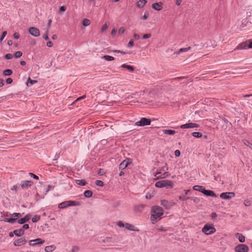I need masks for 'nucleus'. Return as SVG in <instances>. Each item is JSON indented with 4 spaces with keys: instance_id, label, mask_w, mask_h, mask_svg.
I'll list each match as a JSON object with an SVG mask.
<instances>
[{
    "instance_id": "nucleus-42",
    "label": "nucleus",
    "mask_w": 252,
    "mask_h": 252,
    "mask_svg": "<svg viewBox=\"0 0 252 252\" xmlns=\"http://www.w3.org/2000/svg\"><path fill=\"white\" fill-rule=\"evenodd\" d=\"M149 12L148 11H146L144 13V15L142 16V19L144 20H147L149 17Z\"/></svg>"
},
{
    "instance_id": "nucleus-20",
    "label": "nucleus",
    "mask_w": 252,
    "mask_h": 252,
    "mask_svg": "<svg viewBox=\"0 0 252 252\" xmlns=\"http://www.w3.org/2000/svg\"><path fill=\"white\" fill-rule=\"evenodd\" d=\"M13 233L17 236H21L25 233V231L23 229H16L13 231Z\"/></svg>"
},
{
    "instance_id": "nucleus-60",
    "label": "nucleus",
    "mask_w": 252,
    "mask_h": 252,
    "mask_svg": "<svg viewBox=\"0 0 252 252\" xmlns=\"http://www.w3.org/2000/svg\"><path fill=\"white\" fill-rule=\"evenodd\" d=\"M29 228V224H24L23 225V227L22 229H23V230H24V229H27Z\"/></svg>"
},
{
    "instance_id": "nucleus-61",
    "label": "nucleus",
    "mask_w": 252,
    "mask_h": 252,
    "mask_svg": "<svg viewBox=\"0 0 252 252\" xmlns=\"http://www.w3.org/2000/svg\"><path fill=\"white\" fill-rule=\"evenodd\" d=\"M14 37L16 39H18L20 37V35L18 32H15L14 34Z\"/></svg>"
},
{
    "instance_id": "nucleus-31",
    "label": "nucleus",
    "mask_w": 252,
    "mask_h": 252,
    "mask_svg": "<svg viewBox=\"0 0 252 252\" xmlns=\"http://www.w3.org/2000/svg\"><path fill=\"white\" fill-rule=\"evenodd\" d=\"M84 194L86 197H90L92 196L93 192L91 190H87L84 192Z\"/></svg>"
},
{
    "instance_id": "nucleus-23",
    "label": "nucleus",
    "mask_w": 252,
    "mask_h": 252,
    "mask_svg": "<svg viewBox=\"0 0 252 252\" xmlns=\"http://www.w3.org/2000/svg\"><path fill=\"white\" fill-rule=\"evenodd\" d=\"M56 249V246L55 245H51L46 246L45 248V251L46 252H52Z\"/></svg>"
},
{
    "instance_id": "nucleus-5",
    "label": "nucleus",
    "mask_w": 252,
    "mask_h": 252,
    "mask_svg": "<svg viewBox=\"0 0 252 252\" xmlns=\"http://www.w3.org/2000/svg\"><path fill=\"white\" fill-rule=\"evenodd\" d=\"M171 184L172 182L170 181L162 180L157 182L155 184V186L157 188H163L166 186H171L172 187Z\"/></svg>"
},
{
    "instance_id": "nucleus-43",
    "label": "nucleus",
    "mask_w": 252,
    "mask_h": 252,
    "mask_svg": "<svg viewBox=\"0 0 252 252\" xmlns=\"http://www.w3.org/2000/svg\"><path fill=\"white\" fill-rule=\"evenodd\" d=\"M190 197H186V196H180L179 197V200L182 201L187 200V199H190Z\"/></svg>"
},
{
    "instance_id": "nucleus-24",
    "label": "nucleus",
    "mask_w": 252,
    "mask_h": 252,
    "mask_svg": "<svg viewBox=\"0 0 252 252\" xmlns=\"http://www.w3.org/2000/svg\"><path fill=\"white\" fill-rule=\"evenodd\" d=\"M146 2L147 1L146 0H139L137 2V6L140 8H142L145 6Z\"/></svg>"
},
{
    "instance_id": "nucleus-58",
    "label": "nucleus",
    "mask_w": 252,
    "mask_h": 252,
    "mask_svg": "<svg viewBox=\"0 0 252 252\" xmlns=\"http://www.w3.org/2000/svg\"><path fill=\"white\" fill-rule=\"evenodd\" d=\"M53 43L52 41H49L48 42H47V46L48 47H51L53 46Z\"/></svg>"
},
{
    "instance_id": "nucleus-33",
    "label": "nucleus",
    "mask_w": 252,
    "mask_h": 252,
    "mask_svg": "<svg viewBox=\"0 0 252 252\" xmlns=\"http://www.w3.org/2000/svg\"><path fill=\"white\" fill-rule=\"evenodd\" d=\"M102 58L107 61H112L114 60V58L113 57L109 55H104Z\"/></svg>"
},
{
    "instance_id": "nucleus-19",
    "label": "nucleus",
    "mask_w": 252,
    "mask_h": 252,
    "mask_svg": "<svg viewBox=\"0 0 252 252\" xmlns=\"http://www.w3.org/2000/svg\"><path fill=\"white\" fill-rule=\"evenodd\" d=\"M203 193L207 196H211L214 197H217L216 193L214 191L210 190H206L205 189V190H204L203 191Z\"/></svg>"
},
{
    "instance_id": "nucleus-9",
    "label": "nucleus",
    "mask_w": 252,
    "mask_h": 252,
    "mask_svg": "<svg viewBox=\"0 0 252 252\" xmlns=\"http://www.w3.org/2000/svg\"><path fill=\"white\" fill-rule=\"evenodd\" d=\"M235 195L234 192H223L220 194V197L224 199H230L234 197Z\"/></svg>"
},
{
    "instance_id": "nucleus-13",
    "label": "nucleus",
    "mask_w": 252,
    "mask_h": 252,
    "mask_svg": "<svg viewBox=\"0 0 252 252\" xmlns=\"http://www.w3.org/2000/svg\"><path fill=\"white\" fill-rule=\"evenodd\" d=\"M44 243V240L40 238H37L34 240H31L29 242L30 246H34L37 244H42Z\"/></svg>"
},
{
    "instance_id": "nucleus-62",
    "label": "nucleus",
    "mask_w": 252,
    "mask_h": 252,
    "mask_svg": "<svg viewBox=\"0 0 252 252\" xmlns=\"http://www.w3.org/2000/svg\"><path fill=\"white\" fill-rule=\"evenodd\" d=\"M249 41L248 44H249V48H252V40H248Z\"/></svg>"
},
{
    "instance_id": "nucleus-59",
    "label": "nucleus",
    "mask_w": 252,
    "mask_h": 252,
    "mask_svg": "<svg viewBox=\"0 0 252 252\" xmlns=\"http://www.w3.org/2000/svg\"><path fill=\"white\" fill-rule=\"evenodd\" d=\"M54 188V187L51 186V185H48L47 186V188L46 189V192H48L50 190L53 189Z\"/></svg>"
},
{
    "instance_id": "nucleus-46",
    "label": "nucleus",
    "mask_w": 252,
    "mask_h": 252,
    "mask_svg": "<svg viewBox=\"0 0 252 252\" xmlns=\"http://www.w3.org/2000/svg\"><path fill=\"white\" fill-rule=\"evenodd\" d=\"M13 58V56L11 54H7L5 55V58L7 60L11 59Z\"/></svg>"
},
{
    "instance_id": "nucleus-2",
    "label": "nucleus",
    "mask_w": 252,
    "mask_h": 252,
    "mask_svg": "<svg viewBox=\"0 0 252 252\" xmlns=\"http://www.w3.org/2000/svg\"><path fill=\"white\" fill-rule=\"evenodd\" d=\"M216 231V228L212 224H206L202 228V231L206 235H209L214 233Z\"/></svg>"
},
{
    "instance_id": "nucleus-22",
    "label": "nucleus",
    "mask_w": 252,
    "mask_h": 252,
    "mask_svg": "<svg viewBox=\"0 0 252 252\" xmlns=\"http://www.w3.org/2000/svg\"><path fill=\"white\" fill-rule=\"evenodd\" d=\"M193 189L195 190L199 191L203 193V191L205 190V188L201 186L195 185L193 187Z\"/></svg>"
},
{
    "instance_id": "nucleus-34",
    "label": "nucleus",
    "mask_w": 252,
    "mask_h": 252,
    "mask_svg": "<svg viewBox=\"0 0 252 252\" xmlns=\"http://www.w3.org/2000/svg\"><path fill=\"white\" fill-rule=\"evenodd\" d=\"M192 135L193 137L196 138H200L202 137V133L199 132H194L192 133Z\"/></svg>"
},
{
    "instance_id": "nucleus-26",
    "label": "nucleus",
    "mask_w": 252,
    "mask_h": 252,
    "mask_svg": "<svg viewBox=\"0 0 252 252\" xmlns=\"http://www.w3.org/2000/svg\"><path fill=\"white\" fill-rule=\"evenodd\" d=\"M121 67L123 68H126L131 72H133L134 70V68L132 66L127 65L126 64H123L121 65Z\"/></svg>"
},
{
    "instance_id": "nucleus-64",
    "label": "nucleus",
    "mask_w": 252,
    "mask_h": 252,
    "mask_svg": "<svg viewBox=\"0 0 252 252\" xmlns=\"http://www.w3.org/2000/svg\"><path fill=\"white\" fill-rule=\"evenodd\" d=\"M60 11H65V10H66V7H65V6H62L60 8Z\"/></svg>"
},
{
    "instance_id": "nucleus-30",
    "label": "nucleus",
    "mask_w": 252,
    "mask_h": 252,
    "mask_svg": "<svg viewBox=\"0 0 252 252\" xmlns=\"http://www.w3.org/2000/svg\"><path fill=\"white\" fill-rule=\"evenodd\" d=\"M12 72H13L12 70L10 69H7L3 71V74L4 76H9L12 74Z\"/></svg>"
},
{
    "instance_id": "nucleus-36",
    "label": "nucleus",
    "mask_w": 252,
    "mask_h": 252,
    "mask_svg": "<svg viewBox=\"0 0 252 252\" xmlns=\"http://www.w3.org/2000/svg\"><path fill=\"white\" fill-rule=\"evenodd\" d=\"M243 142L248 147H249L250 149H252V143H251L250 141H249L248 140H244L243 141Z\"/></svg>"
},
{
    "instance_id": "nucleus-1",
    "label": "nucleus",
    "mask_w": 252,
    "mask_h": 252,
    "mask_svg": "<svg viewBox=\"0 0 252 252\" xmlns=\"http://www.w3.org/2000/svg\"><path fill=\"white\" fill-rule=\"evenodd\" d=\"M164 211L158 206H153L151 211V216L150 220L152 224H155L162 218Z\"/></svg>"
},
{
    "instance_id": "nucleus-51",
    "label": "nucleus",
    "mask_w": 252,
    "mask_h": 252,
    "mask_svg": "<svg viewBox=\"0 0 252 252\" xmlns=\"http://www.w3.org/2000/svg\"><path fill=\"white\" fill-rule=\"evenodd\" d=\"M79 250V248L77 246H73L71 250L72 252H76Z\"/></svg>"
},
{
    "instance_id": "nucleus-37",
    "label": "nucleus",
    "mask_w": 252,
    "mask_h": 252,
    "mask_svg": "<svg viewBox=\"0 0 252 252\" xmlns=\"http://www.w3.org/2000/svg\"><path fill=\"white\" fill-rule=\"evenodd\" d=\"M113 52L114 53H121L123 55H125L126 54H130V52H126L123 51L118 50H113Z\"/></svg>"
},
{
    "instance_id": "nucleus-29",
    "label": "nucleus",
    "mask_w": 252,
    "mask_h": 252,
    "mask_svg": "<svg viewBox=\"0 0 252 252\" xmlns=\"http://www.w3.org/2000/svg\"><path fill=\"white\" fill-rule=\"evenodd\" d=\"M191 47H189L188 48H181L178 52H175L174 54H179L180 53L183 52H187L190 49Z\"/></svg>"
},
{
    "instance_id": "nucleus-6",
    "label": "nucleus",
    "mask_w": 252,
    "mask_h": 252,
    "mask_svg": "<svg viewBox=\"0 0 252 252\" xmlns=\"http://www.w3.org/2000/svg\"><path fill=\"white\" fill-rule=\"evenodd\" d=\"M151 121L150 119L142 118L139 121L135 123V125L137 126H149L151 124Z\"/></svg>"
},
{
    "instance_id": "nucleus-55",
    "label": "nucleus",
    "mask_w": 252,
    "mask_h": 252,
    "mask_svg": "<svg viewBox=\"0 0 252 252\" xmlns=\"http://www.w3.org/2000/svg\"><path fill=\"white\" fill-rule=\"evenodd\" d=\"M117 32V30L115 28H114L111 32V35L112 36L114 37L116 33Z\"/></svg>"
},
{
    "instance_id": "nucleus-15",
    "label": "nucleus",
    "mask_w": 252,
    "mask_h": 252,
    "mask_svg": "<svg viewBox=\"0 0 252 252\" xmlns=\"http://www.w3.org/2000/svg\"><path fill=\"white\" fill-rule=\"evenodd\" d=\"M198 125L195 123H188L186 124L182 125L180 126L181 128H195L198 127Z\"/></svg>"
},
{
    "instance_id": "nucleus-4",
    "label": "nucleus",
    "mask_w": 252,
    "mask_h": 252,
    "mask_svg": "<svg viewBox=\"0 0 252 252\" xmlns=\"http://www.w3.org/2000/svg\"><path fill=\"white\" fill-rule=\"evenodd\" d=\"M11 216L12 218H5L4 221L13 224L16 222L18 218L21 217L22 215L20 213H15L12 214Z\"/></svg>"
},
{
    "instance_id": "nucleus-39",
    "label": "nucleus",
    "mask_w": 252,
    "mask_h": 252,
    "mask_svg": "<svg viewBox=\"0 0 252 252\" xmlns=\"http://www.w3.org/2000/svg\"><path fill=\"white\" fill-rule=\"evenodd\" d=\"M22 56V52L21 51H17L14 54V56L15 58H20Z\"/></svg>"
},
{
    "instance_id": "nucleus-18",
    "label": "nucleus",
    "mask_w": 252,
    "mask_h": 252,
    "mask_svg": "<svg viewBox=\"0 0 252 252\" xmlns=\"http://www.w3.org/2000/svg\"><path fill=\"white\" fill-rule=\"evenodd\" d=\"M32 184V182L31 181H23L22 182L21 186L23 189H26L31 187Z\"/></svg>"
},
{
    "instance_id": "nucleus-25",
    "label": "nucleus",
    "mask_w": 252,
    "mask_h": 252,
    "mask_svg": "<svg viewBox=\"0 0 252 252\" xmlns=\"http://www.w3.org/2000/svg\"><path fill=\"white\" fill-rule=\"evenodd\" d=\"M236 236L239 239V241L241 243H244L245 241V237L242 234L239 233H237L236 234Z\"/></svg>"
},
{
    "instance_id": "nucleus-41",
    "label": "nucleus",
    "mask_w": 252,
    "mask_h": 252,
    "mask_svg": "<svg viewBox=\"0 0 252 252\" xmlns=\"http://www.w3.org/2000/svg\"><path fill=\"white\" fill-rule=\"evenodd\" d=\"M95 184L100 187H102L104 185L103 182L101 180H96L95 181Z\"/></svg>"
},
{
    "instance_id": "nucleus-10",
    "label": "nucleus",
    "mask_w": 252,
    "mask_h": 252,
    "mask_svg": "<svg viewBox=\"0 0 252 252\" xmlns=\"http://www.w3.org/2000/svg\"><path fill=\"white\" fill-rule=\"evenodd\" d=\"M29 33L34 37H38L40 35L39 30L35 27H30L29 29Z\"/></svg>"
},
{
    "instance_id": "nucleus-47",
    "label": "nucleus",
    "mask_w": 252,
    "mask_h": 252,
    "mask_svg": "<svg viewBox=\"0 0 252 252\" xmlns=\"http://www.w3.org/2000/svg\"><path fill=\"white\" fill-rule=\"evenodd\" d=\"M244 204L246 206H250L251 205V202L248 199L245 200Z\"/></svg>"
},
{
    "instance_id": "nucleus-57",
    "label": "nucleus",
    "mask_w": 252,
    "mask_h": 252,
    "mask_svg": "<svg viewBox=\"0 0 252 252\" xmlns=\"http://www.w3.org/2000/svg\"><path fill=\"white\" fill-rule=\"evenodd\" d=\"M133 37H134V39L136 40H138L140 38V36L137 33H134Z\"/></svg>"
},
{
    "instance_id": "nucleus-12",
    "label": "nucleus",
    "mask_w": 252,
    "mask_h": 252,
    "mask_svg": "<svg viewBox=\"0 0 252 252\" xmlns=\"http://www.w3.org/2000/svg\"><path fill=\"white\" fill-rule=\"evenodd\" d=\"M26 242L27 240L25 238L22 237L15 240L13 244L15 246H21L24 245Z\"/></svg>"
},
{
    "instance_id": "nucleus-27",
    "label": "nucleus",
    "mask_w": 252,
    "mask_h": 252,
    "mask_svg": "<svg viewBox=\"0 0 252 252\" xmlns=\"http://www.w3.org/2000/svg\"><path fill=\"white\" fill-rule=\"evenodd\" d=\"M163 132L165 134L173 135L176 133V131L171 129H163Z\"/></svg>"
},
{
    "instance_id": "nucleus-45",
    "label": "nucleus",
    "mask_w": 252,
    "mask_h": 252,
    "mask_svg": "<svg viewBox=\"0 0 252 252\" xmlns=\"http://www.w3.org/2000/svg\"><path fill=\"white\" fill-rule=\"evenodd\" d=\"M134 45V41L132 39H130L127 44L128 47H132Z\"/></svg>"
},
{
    "instance_id": "nucleus-17",
    "label": "nucleus",
    "mask_w": 252,
    "mask_h": 252,
    "mask_svg": "<svg viewBox=\"0 0 252 252\" xmlns=\"http://www.w3.org/2000/svg\"><path fill=\"white\" fill-rule=\"evenodd\" d=\"M31 217V215L30 214L26 215L23 218H21L18 220V222L19 224H24L26 222L29 221Z\"/></svg>"
},
{
    "instance_id": "nucleus-52",
    "label": "nucleus",
    "mask_w": 252,
    "mask_h": 252,
    "mask_svg": "<svg viewBox=\"0 0 252 252\" xmlns=\"http://www.w3.org/2000/svg\"><path fill=\"white\" fill-rule=\"evenodd\" d=\"M151 37V34L150 33L149 34H145L143 35V39L149 38Z\"/></svg>"
},
{
    "instance_id": "nucleus-40",
    "label": "nucleus",
    "mask_w": 252,
    "mask_h": 252,
    "mask_svg": "<svg viewBox=\"0 0 252 252\" xmlns=\"http://www.w3.org/2000/svg\"><path fill=\"white\" fill-rule=\"evenodd\" d=\"M125 32V28L123 27H122L119 29V31H118V33L120 35H122Z\"/></svg>"
},
{
    "instance_id": "nucleus-3",
    "label": "nucleus",
    "mask_w": 252,
    "mask_h": 252,
    "mask_svg": "<svg viewBox=\"0 0 252 252\" xmlns=\"http://www.w3.org/2000/svg\"><path fill=\"white\" fill-rule=\"evenodd\" d=\"M79 203L78 202L72 200L64 201L59 205V208L64 209L69 206H75L79 205Z\"/></svg>"
},
{
    "instance_id": "nucleus-38",
    "label": "nucleus",
    "mask_w": 252,
    "mask_h": 252,
    "mask_svg": "<svg viewBox=\"0 0 252 252\" xmlns=\"http://www.w3.org/2000/svg\"><path fill=\"white\" fill-rule=\"evenodd\" d=\"M109 24H107L106 23H105L101 28V31L102 32H105L108 28Z\"/></svg>"
},
{
    "instance_id": "nucleus-48",
    "label": "nucleus",
    "mask_w": 252,
    "mask_h": 252,
    "mask_svg": "<svg viewBox=\"0 0 252 252\" xmlns=\"http://www.w3.org/2000/svg\"><path fill=\"white\" fill-rule=\"evenodd\" d=\"M29 175L31 177H32L34 179L38 180V179H39L37 175H36L32 173H29Z\"/></svg>"
},
{
    "instance_id": "nucleus-16",
    "label": "nucleus",
    "mask_w": 252,
    "mask_h": 252,
    "mask_svg": "<svg viewBox=\"0 0 252 252\" xmlns=\"http://www.w3.org/2000/svg\"><path fill=\"white\" fill-rule=\"evenodd\" d=\"M152 7L155 10L159 11L163 8V3L161 2H155L152 4Z\"/></svg>"
},
{
    "instance_id": "nucleus-7",
    "label": "nucleus",
    "mask_w": 252,
    "mask_h": 252,
    "mask_svg": "<svg viewBox=\"0 0 252 252\" xmlns=\"http://www.w3.org/2000/svg\"><path fill=\"white\" fill-rule=\"evenodd\" d=\"M249 247L245 244H239L235 248L236 252H248Z\"/></svg>"
},
{
    "instance_id": "nucleus-8",
    "label": "nucleus",
    "mask_w": 252,
    "mask_h": 252,
    "mask_svg": "<svg viewBox=\"0 0 252 252\" xmlns=\"http://www.w3.org/2000/svg\"><path fill=\"white\" fill-rule=\"evenodd\" d=\"M131 159L129 158H127L123 160L119 165V169L120 170H123L128 166V165L131 163Z\"/></svg>"
},
{
    "instance_id": "nucleus-63",
    "label": "nucleus",
    "mask_w": 252,
    "mask_h": 252,
    "mask_svg": "<svg viewBox=\"0 0 252 252\" xmlns=\"http://www.w3.org/2000/svg\"><path fill=\"white\" fill-rule=\"evenodd\" d=\"M36 81H33V80H31L30 78H29L28 79V83H30L32 85L35 82H36Z\"/></svg>"
},
{
    "instance_id": "nucleus-21",
    "label": "nucleus",
    "mask_w": 252,
    "mask_h": 252,
    "mask_svg": "<svg viewBox=\"0 0 252 252\" xmlns=\"http://www.w3.org/2000/svg\"><path fill=\"white\" fill-rule=\"evenodd\" d=\"M125 225V227L128 230L135 231H138L139 230L138 229H136L134 225L130 223H126Z\"/></svg>"
},
{
    "instance_id": "nucleus-28",
    "label": "nucleus",
    "mask_w": 252,
    "mask_h": 252,
    "mask_svg": "<svg viewBox=\"0 0 252 252\" xmlns=\"http://www.w3.org/2000/svg\"><path fill=\"white\" fill-rule=\"evenodd\" d=\"M76 183L80 186H85L87 185V182L84 180H76L75 181Z\"/></svg>"
},
{
    "instance_id": "nucleus-50",
    "label": "nucleus",
    "mask_w": 252,
    "mask_h": 252,
    "mask_svg": "<svg viewBox=\"0 0 252 252\" xmlns=\"http://www.w3.org/2000/svg\"><path fill=\"white\" fill-rule=\"evenodd\" d=\"M48 31H47L46 33H45L43 35V38L46 40H47L49 39V37H48Z\"/></svg>"
},
{
    "instance_id": "nucleus-11",
    "label": "nucleus",
    "mask_w": 252,
    "mask_h": 252,
    "mask_svg": "<svg viewBox=\"0 0 252 252\" xmlns=\"http://www.w3.org/2000/svg\"><path fill=\"white\" fill-rule=\"evenodd\" d=\"M249 41L246 40L245 42H243L239 44L234 49V50H243L249 48Z\"/></svg>"
},
{
    "instance_id": "nucleus-56",
    "label": "nucleus",
    "mask_w": 252,
    "mask_h": 252,
    "mask_svg": "<svg viewBox=\"0 0 252 252\" xmlns=\"http://www.w3.org/2000/svg\"><path fill=\"white\" fill-rule=\"evenodd\" d=\"M175 155L176 157H178L180 155V151L179 150H177L175 151Z\"/></svg>"
},
{
    "instance_id": "nucleus-32",
    "label": "nucleus",
    "mask_w": 252,
    "mask_h": 252,
    "mask_svg": "<svg viewBox=\"0 0 252 252\" xmlns=\"http://www.w3.org/2000/svg\"><path fill=\"white\" fill-rule=\"evenodd\" d=\"M91 24V21L88 19H85L82 22V24L84 26H88Z\"/></svg>"
},
{
    "instance_id": "nucleus-49",
    "label": "nucleus",
    "mask_w": 252,
    "mask_h": 252,
    "mask_svg": "<svg viewBox=\"0 0 252 252\" xmlns=\"http://www.w3.org/2000/svg\"><path fill=\"white\" fill-rule=\"evenodd\" d=\"M86 97V95H82V96H80V97H79L77 98L76 99V100L74 102V103H75V102L78 101H79V100H81V99H84V98H85Z\"/></svg>"
},
{
    "instance_id": "nucleus-35",
    "label": "nucleus",
    "mask_w": 252,
    "mask_h": 252,
    "mask_svg": "<svg viewBox=\"0 0 252 252\" xmlns=\"http://www.w3.org/2000/svg\"><path fill=\"white\" fill-rule=\"evenodd\" d=\"M40 219V216L37 215H35L32 218V221L33 222H35L38 221Z\"/></svg>"
},
{
    "instance_id": "nucleus-14",
    "label": "nucleus",
    "mask_w": 252,
    "mask_h": 252,
    "mask_svg": "<svg viewBox=\"0 0 252 252\" xmlns=\"http://www.w3.org/2000/svg\"><path fill=\"white\" fill-rule=\"evenodd\" d=\"M174 204V203L169 202L165 199L161 200V205L166 209H169Z\"/></svg>"
},
{
    "instance_id": "nucleus-54",
    "label": "nucleus",
    "mask_w": 252,
    "mask_h": 252,
    "mask_svg": "<svg viewBox=\"0 0 252 252\" xmlns=\"http://www.w3.org/2000/svg\"><path fill=\"white\" fill-rule=\"evenodd\" d=\"M13 80L11 78H8L6 79V82L8 84H10L12 83Z\"/></svg>"
},
{
    "instance_id": "nucleus-44",
    "label": "nucleus",
    "mask_w": 252,
    "mask_h": 252,
    "mask_svg": "<svg viewBox=\"0 0 252 252\" xmlns=\"http://www.w3.org/2000/svg\"><path fill=\"white\" fill-rule=\"evenodd\" d=\"M117 224L120 227H125V223H124L122 221H118Z\"/></svg>"
},
{
    "instance_id": "nucleus-53",
    "label": "nucleus",
    "mask_w": 252,
    "mask_h": 252,
    "mask_svg": "<svg viewBox=\"0 0 252 252\" xmlns=\"http://www.w3.org/2000/svg\"><path fill=\"white\" fill-rule=\"evenodd\" d=\"M52 20L51 19H49L48 20V25H47V31H49V30L50 29V26H51V25L52 24Z\"/></svg>"
}]
</instances>
